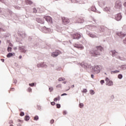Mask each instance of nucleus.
Wrapping results in <instances>:
<instances>
[{"label":"nucleus","instance_id":"obj_1","mask_svg":"<svg viewBox=\"0 0 126 126\" xmlns=\"http://www.w3.org/2000/svg\"><path fill=\"white\" fill-rule=\"evenodd\" d=\"M104 51V48L101 46H95L93 50H92L90 54L92 57H98L101 56V52Z\"/></svg>","mask_w":126,"mask_h":126},{"label":"nucleus","instance_id":"obj_2","mask_svg":"<svg viewBox=\"0 0 126 126\" xmlns=\"http://www.w3.org/2000/svg\"><path fill=\"white\" fill-rule=\"evenodd\" d=\"M93 70L94 72V74H98L100 71V67L98 65L94 66V67L93 68Z\"/></svg>","mask_w":126,"mask_h":126},{"label":"nucleus","instance_id":"obj_3","mask_svg":"<svg viewBox=\"0 0 126 126\" xmlns=\"http://www.w3.org/2000/svg\"><path fill=\"white\" fill-rule=\"evenodd\" d=\"M43 18L45 19V20L48 22V23L52 24L53 19H52V17H51L50 16H45L43 17Z\"/></svg>","mask_w":126,"mask_h":126},{"label":"nucleus","instance_id":"obj_4","mask_svg":"<svg viewBox=\"0 0 126 126\" xmlns=\"http://www.w3.org/2000/svg\"><path fill=\"white\" fill-rule=\"evenodd\" d=\"M82 67H84V68H91L92 66L91 64H88L86 63H81Z\"/></svg>","mask_w":126,"mask_h":126},{"label":"nucleus","instance_id":"obj_5","mask_svg":"<svg viewBox=\"0 0 126 126\" xmlns=\"http://www.w3.org/2000/svg\"><path fill=\"white\" fill-rule=\"evenodd\" d=\"M62 54V52L59 50L56 51L55 52H53L52 53V57H53V58H55V57H58L59 55H61Z\"/></svg>","mask_w":126,"mask_h":126},{"label":"nucleus","instance_id":"obj_6","mask_svg":"<svg viewBox=\"0 0 126 126\" xmlns=\"http://www.w3.org/2000/svg\"><path fill=\"white\" fill-rule=\"evenodd\" d=\"M105 81H106V85H108V86H112L113 85V82L110 80L108 78H106Z\"/></svg>","mask_w":126,"mask_h":126},{"label":"nucleus","instance_id":"obj_7","mask_svg":"<svg viewBox=\"0 0 126 126\" xmlns=\"http://www.w3.org/2000/svg\"><path fill=\"white\" fill-rule=\"evenodd\" d=\"M62 21L63 23H64V24L65 25L68 24V23L70 22V21L68 19H67V18L65 17L62 18Z\"/></svg>","mask_w":126,"mask_h":126},{"label":"nucleus","instance_id":"obj_8","mask_svg":"<svg viewBox=\"0 0 126 126\" xmlns=\"http://www.w3.org/2000/svg\"><path fill=\"white\" fill-rule=\"evenodd\" d=\"M74 48H77L78 49H80L81 50H83L84 49V47L82 46V45H78L77 44H74L73 45Z\"/></svg>","mask_w":126,"mask_h":126},{"label":"nucleus","instance_id":"obj_9","mask_svg":"<svg viewBox=\"0 0 126 126\" xmlns=\"http://www.w3.org/2000/svg\"><path fill=\"white\" fill-rule=\"evenodd\" d=\"M81 35L80 34L78 33H75L73 35V39H79V38H81Z\"/></svg>","mask_w":126,"mask_h":126},{"label":"nucleus","instance_id":"obj_10","mask_svg":"<svg viewBox=\"0 0 126 126\" xmlns=\"http://www.w3.org/2000/svg\"><path fill=\"white\" fill-rule=\"evenodd\" d=\"M115 19L117 20V21H120L121 19H122V15L121 14H118L115 16Z\"/></svg>","mask_w":126,"mask_h":126},{"label":"nucleus","instance_id":"obj_11","mask_svg":"<svg viewBox=\"0 0 126 126\" xmlns=\"http://www.w3.org/2000/svg\"><path fill=\"white\" fill-rule=\"evenodd\" d=\"M23 123V121L20 120H18L17 121V126H21L22 124Z\"/></svg>","mask_w":126,"mask_h":126},{"label":"nucleus","instance_id":"obj_12","mask_svg":"<svg viewBox=\"0 0 126 126\" xmlns=\"http://www.w3.org/2000/svg\"><path fill=\"white\" fill-rule=\"evenodd\" d=\"M117 34L118 35V36H119V37H125V36H126V34L125 33H123V32H118L117 33Z\"/></svg>","mask_w":126,"mask_h":126},{"label":"nucleus","instance_id":"obj_13","mask_svg":"<svg viewBox=\"0 0 126 126\" xmlns=\"http://www.w3.org/2000/svg\"><path fill=\"white\" fill-rule=\"evenodd\" d=\"M13 56H15V53H9L7 55V58H11V57H13Z\"/></svg>","mask_w":126,"mask_h":126},{"label":"nucleus","instance_id":"obj_14","mask_svg":"<svg viewBox=\"0 0 126 126\" xmlns=\"http://www.w3.org/2000/svg\"><path fill=\"white\" fill-rule=\"evenodd\" d=\"M116 6H119V7H121V6H122V2L120 1H117L116 2Z\"/></svg>","mask_w":126,"mask_h":126},{"label":"nucleus","instance_id":"obj_15","mask_svg":"<svg viewBox=\"0 0 126 126\" xmlns=\"http://www.w3.org/2000/svg\"><path fill=\"white\" fill-rule=\"evenodd\" d=\"M26 4H32L33 3V2L30 0H26Z\"/></svg>","mask_w":126,"mask_h":126},{"label":"nucleus","instance_id":"obj_16","mask_svg":"<svg viewBox=\"0 0 126 126\" xmlns=\"http://www.w3.org/2000/svg\"><path fill=\"white\" fill-rule=\"evenodd\" d=\"M38 22L41 24H44V23H45V20H44V19H39Z\"/></svg>","mask_w":126,"mask_h":126},{"label":"nucleus","instance_id":"obj_17","mask_svg":"<svg viewBox=\"0 0 126 126\" xmlns=\"http://www.w3.org/2000/svg\"><path fill=\"white\" fill-rule=\"evenodd\" d=\"M112 56L114 57L115 56H117L118 55V52H116L115 51H112Z\"/></svg>","mask_w":126,"mask_h":126},{"label":"nucleus","instance_id":"obj_18","mask_svg":"<svg viewBox=\"0 0 126 126\" xmlns=\"http://www.w3.org/2000/svg\"><path fill=\"white\" fill-rule=\"evenodd\" d=\"M61 99V97H60V96H59L57 97H55L54 99V101H55V102H57V101H60V99Z\"/></svg>","mask_w":126,"mask_h":126},{"label":"nucleus","instance_id":"obj_19","mask_svg":"<svg viewBox=\"0 0 126 126\" xmlns=\"http://www.w3.org/2000/svg\"><path fill=\"white\" fill-rule=\"evenodd\" d=\"M100 32H104L105 31V28L103 26L100 27Z\"/></svg>","mask_w":126,"mask_h":126},{"label":"nucleus","instance_id":"obj_20","mask_svg":"<svg viewBox=\"0 0 126 126\" xmlns=\"http://www.w3.org/2000/svg\"><path fill=\"white\" fill-rule=\"evenodd\" d=\"M29 120H30V117L28 116H26L25 117V121H29Z\"/></svg>","mask_w":126,"mask_h":126},{"label":"nucleus","instance_id":"obj_21","mask_svg":"<svg viewBox=\"0 0 126 126\" xmlns=\"http://www.w3.org/2000/svg\"><path fill=\"white\" fill-rule=\"evenodd\" d=\"M64 80H65V79L64 78H62V77L59 78L58 79L59 81H63Z\"/></svg>","mask_w":126,"mask_h":126},{"label":"nucleus","instance_id":"obj_22","mask_svg":"<svg viewBox=\"0 0 126 126\" xmlns=\"http://www.w3.org/2000/svg\"><path fill=\"white\" fill-rule=\"evenodd\" d=\"M12 50V48L11 47H8V48H7V51L8 52H11Z\"/></svg>","mask_w":126,"mask_h":126},{"label":"nucleus","instance_id":"obj_23","mask_svg":"<svg viewBox=\"0 0 126 126\" xmlns=\"http://www.w3.org/2000/svg\"><path fill=\"white\" fill-rule=\"evenodd\" d=\"M34 121H38V120H39V117L38 116H35L34 117Z\"/></svg>","mask_w":126,"mask_h":126},{"label":"nucleus","instance_id":"obj_24","mask_svg":"<svg viewBox=\"0 0 126 126\" xmlns=\"http://www.w3.org/2000/svg\"><path fill=\"white\" fill-rule=\"evenodd\" d=\"M118 78L119 79H122L123 78V75L122 74H119L118 75Z\"/></svg>","mask_w":126,"mask_h":126},{"label":"nucleus","instance_id":"obj_25","mask_svg":"<svg viewBox=\"0 0 126 126\" xmlns=\"http://www.w3.org/2000/svg\"><path fill=\"white\" fill-rule=\"evenodd\" d=\"M90 37H91L92 38H95L96 37V35L93 34H90Z\"/></svg>","mask_w":126,"mask_h":126},{"label":"nucleus","instance_id":"obj_26","mask_svg":"<svg viewBox=\"0 0 126 126\" xmlns=\"http://www.w3.org/2000/svg\"><path fill=\"white\" fill-rule=\"evenodd\" d=\"M49 90L50 92H52V91H53L54 90V88L52 87H50L49 88Z\"/></svg>","mask_w":126,"mask_h":126},{"label":"nucleus","instance_id":"obj_27","mask_svg":"<svg viewBox=\"0 0 126 126\" xmlns=\"http://www.w3.org/2000/svg\"><path fill=\"white\" fill-rule=\"evenodd\" d=\"M56 88H62V85L59 84L56 86Z\"/></svg>","mask_w":126,"mask_h":126},{"label":"nucleus","instance_id":"obj_28","mask_svg":"<svg viewBox=\"0 0 126 126\" xmlns=\"http://www.w3.org/2000/svg\"><path fill=\"white\" fill-rule=\"evenodd\" d=\"M33 12L34 13H37V10L36 9V8H33Z\"/></svg>","mask_w":126,"mask_h":126},{"label":"nucleus","instance_id":"obj_29","mask_svg":"<svg viewBox=\"0 0 126 126\" xmlns=\"http://www.w3.org/2000/svg\"><path fill=\"white\" fill-rule=\"evenodd\" d=\"M56 106H57V108L58 109H60V108H61V104H57Z\"/></svg>","mask_w":126,"mask_h":126},{"label":"nucleus","instance_id":"obj_30","mask_svg":"<svg viewBox=\"0 0 126 126\" xmlns=\"http://www.w3.org/2000/svg\"><path fill=\"white\" fill-rule=\"evenodd\" d=\"M19 50H23V49H25V47L24 46L19 47Z\"/></svg>","mask_w":126,"mask_h":126},{"label":"nucleus","instance_id":"obj_31","mask_svg":"<svg viewBox=\"0 0 126 126\" xmlns=\"http://www.w3.org/2000/svg\"><path fill=\"white\" fill-rule=\"evenodd\" d=\"M20 116H21V117H23V116H24V112H21L20 114Z\"/></svg>","mask_w":126,"mask_h":126},{"label":"nucleus","instance_id":"obj_32","mask_svg":"<svg viewBox=\"0 0 126 126\" xmlns=\"http://www.w3.org/2000/svg\"><path fill=\"white\" fill-rule=\"evenodd\" d=\"M113 73H118L120 72V71L117 70L115 71H113Z\"/></svg>","mask_w":126,"mask_h":126},{"label":"nucleus","instance_id":"obj_33","mask_svg":"<svg viewBox=\"0 0 126 126\" xmlns=\"http://www.w3.org/2000/svg\"><path fill=\"white\" fill-rule=\"evenodd\" d=\"M83 106H84V104H83V103H80V104H79V107H80V108H82V107H83Z\"/></svg>","mask_w":126,"mask_h":126},{"label":"nucleus","instance_id":"obj_34","mask_svg":"<svg viewBox=\"0 0 126 126\" xmlns=\"http://www.w3.org/2000/svg\"><path fill=\"white\" fill-rule=\"evenodd\" d=\"M51 104L52 106H55V105H56V102H55L54 101L51 102Z\"/></svg>","mask_w":126,"mask_h":126},{"label":"nucleus","instance_id":"obj_35","mask_svg":"<svg viewBox=\"0 0 126 126\" xmlns=\"http://www.w3.org/2000/svg\"><path fill=\"white\" fill-rule=\"evenodd\" d=\"M32 91V89H31V88H29L28 89V92H31Z\"/></svg>","mask_w":126,"mask_h":126},{"label":"nucleus","instance_id":"obj_36","mask_svg":"<svg viewBox=\"0 0 126 126\" xmlns=\"http://www.w3.org/2000/svg\"><path fill=\"white\" fill-rule=\"evenodd\" d=\"M29 85H30V86H32V87H33V86H34L35 85V84L33 83H32L31 84H29Z\"/></svg>","mask_w":126,"mask_h":126},{"label":"nucleus","instance_id":"obj_37","mask_svg":"<svg viewBox=\"0 0 126 126\" xmlns=\"http://www.w3.org/2000/svg\"><path fill=\"white\" fill-rule=\"evenodd\" d=\"M105 81H104V80H101L100 81V83L101 84H103V83H104Z\"/></svg>","mask_w":126,"mask_h":126},{"label":"nucleus","instance_id":"obj_38","mask_svg":"<svg viewBox=\"0 0 126 126\" xmlns=\"http://www.w3.org/2000/svg\"><path fill=\"white\" fill-rule=\"evenodd\" d=\"M54 122H55V121H54V120H51L50 121V123H51V124H54Z\"/></svg>","mask_w":126,"mask_h":126},{"label":"nucleus","instance_id":"obj_39","mask_svg":"<svg viewBox=\"0 0 126 126\" xmlns=\"http://www.w3.org/2000/svg\"><path fill=\"white\" fill-rule=\"evenodd\" d=\"M83 92H84V93H86V92H87V89H84Z\"/></svg>","mask_w":126,"mask_h":126},{"label":"nucleus","instance_id":"obj_40","mask_svg":"<svg viewBox=\"0 0 126 126\" xmlns=\"http://www.w3.org/2000/svg\"><path fill=\"white\" fill-rule=\"evenodd\" d=\"M63 115H66V111H63Z\"/></svg>","mask_w":126,"mask_h":126},{"label":"nucleus","instance_id":"obj_41","mask_svg":"<svg viewBox=\"0 0 126 126\" xmlns=\"http://www.w3.org/2000/svg\"><path fill=\"white\" fill-rule=\"evenodd\" d=\"M67 95V94H61V96H64V95Z\"/></svg>","mask_w":126,"mask_h":126},{"label":"nucleus","instance_id":"obj_42","mask_svg":"<svg viewBox=\"0 0 126 126\" xmlns=\"http://www.w3.org/2000/svg\"><path fill=\"white\" fill-rule=\"evenodd\" d=\"M13 121H12V120H10L9 121V124H13Z\"/></svg>","mask_w":126,"mask_h":126},{"label":"nucleus","instance_id":"obj_43","mask_svg":"<svg viewBox=\"0 0 126 126\" xmlns=\"http://www.w3.org/2000/svg\"><path fill=\"white\" fill-rule=\"evenodd\" d=\"M9 47H12L13 45H12V44H11V43H10L9 44Z\"/></svg>","mask_w":126,"mask_h":126},{"label":"nucleus","instance_id":"obj_44","mask_svg":"<svg viewBox=\"0 0 126 126\" xmlns=\"http://www.w3.org/2000/svg\"><path fill=\"white\" fill-rule=\"evenodd\" d=\"M14 90H15V89L13 88H11V90H10L11 91H14Z\"/></svg>","mask_w":126,"mask_h":126},{"label":"nucleus","instance_id":"obj_45","mask_svg":"<svg viewBox=\"0 0 126 126\" xmlns=\"http://www.w3.org/2000/svg\"><path fill=\"white\" fill-rule=\"evenodd\" d=\"M91 77H92V78H94V75L92 74L91 75Z\"/></svg>","mask_w":126,"mask_h":126},{"label":"nucleus","instance_id":"obj_46","mask_svg":"<svg viewBox=\"0 0 126 126\" xmlns=\"http://www.w3.org/2000/svg\"><path fill=\"white\" fill-rule=\"evenodd\" d=\"M1 61L2 63H4V59H1Z\"/></svg>","mask_w":126,"mask_h":126},{"label":"nucleus","instance_id":"obj_47","mask_svg":"<svg viewBox=\"0 0 126 126\" xmlns=\"http://www.w3.org/2000/svg\"><path fill=\"white\" fill-rule=\"evenodd\" d=\"M22 56H20L19 57V59H20V60H21V59H22Z\"/></svg>","mask_w":126,"mask_h":126},{"label":"nucleus","instance_id":"obj_48","mask_svg":"<svg viewBox=\"0 0 126 126\" xmlns=\"http://www.w3.org/2000/svg\"><path fill=\"white\" fill-rule=\"evenodd\" d=\"M1 31H3V30L1 29V28H0V32H1Z\"/></svg>","mask_w":126,"mask_h":126},{"label":"nucleus","instance_id":"obj_49","mask_svg":"<svg viewBox=\"0 0 126 126\" xmlns=\"http://www.w3.org/2000/svg\"><path fill=\"white\" fill-rule=\"evenodd\" d=\"M40 64H37L38 67H40Z\"/></svg>","mask_w":126,"mask_h":126},{"label":"nucleus","instance_id":"obj_50","mask_svg":"<svg viewBox=\"0 0 126 126\" xmlns=\"http://www.w3.org/2000/svg\"><path fill=\"white\" fill-rule=\"evenodd\" d=\"M74 87V85H73L72 86V88H73Z\"/></svg>","mask_w":126,"mask_h":126},{"label":"nucleus","instance_id":"obj_51","mask_svg":"<svg viewBox=\"0 0 126 126\" xmlns=\"http://www.w3.org/2000/svg\"><path fill=\"white\" fill-rule=\"evenodd\" d=\"M125 6H126V2L124 3Z\"/></svg>","mask_w":126,"mask_h":126},{"label":"nucleus","instance_id":"obj_52","mask_svg":"<svg viewBox=\"0 0 126 126\" xmlns=\"http://www.w3.org/2000/svg\"><path fill=\"white\" fill-rule=\"evenodd\" d=\"M63 83H64V84H65L66 82H63Z\"/></svg>","mask_w":126,"mask_h":126},{"label":"nucleus","instance_id":"obj_53","mask_svg":"<svg viewBox=\"0 0 126 126\" xmlns=\"http://www.w3.org/2000/svg\"><path fill=\"white\" fill-rule=\"evenodd\" d=\"M24 53H25V52H26V51L24 50Z\"/></svg>","mask_w":126,"mask_h":126},{"label":"nucleus","instance_id":"obj_54","mask_svg":"<svg viewBox=\"0 0 126 126\" xmlns=\"http://www.w3.org/2000/svg\"><path fill=\"white\" fill-rule=\"evenodd\" d=\"M92 92H94V91H92Z\"/></svg>","mask_w":126,"mask_h":126},{"label":"nucleus","instance_id":"obj_55","mask_svg":"<svg viewBox=\"0 0 126 126\" xmlns=\"http://www.w3.org/2000/svg\"><path fill=\"white\" fill-rule=\"evenodd\" d=\"M105 74H107L105 73Z\"/></svg>","mask_w":126,"mask_h":126},{"label":"nucleus","instance_id":"obj_56","mask_svg":"<svg viewBox=\"0 0 126 126\" xmlns=\"http://www.w3.org/2000/svg\"><path fill=\"white\" fill-rule=\"evenodd\" d=\"M81 22H80V23H81Z\"/></svg>","mask_w":126,"mask_h":126}]
</instances>
